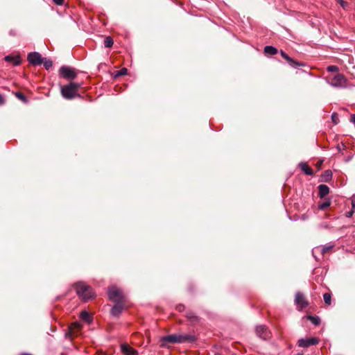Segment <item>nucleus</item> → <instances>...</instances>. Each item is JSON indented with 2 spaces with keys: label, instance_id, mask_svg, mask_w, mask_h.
Returning <instances> with one entry per match:
<instances>
[{
  "label": "nucleus",
  "instance_id": "nucleus-44",
  "mask_svg": "<svg viewBox=\"0 0 355 355\" xmlns=\"http://www.w3.org/2000/svg\"><path fill=\"white\" fill-rule=\"evenodd\" d=\"M24 355H31V354H24Z\"/></svg>",
  "mask_w": 355,
  "mask_h": 355
},
{
  "label": "nucleus",
  "instance_id": "nucleus-20",
  "mask_svg": "<svg viewBox=\"0 0 355 355\" xmlns=\"http://www.w3.org/2000/svg\"><path fill=\"white\" fill-rule=\"evenodd\" d=\"M104 46L106 48H110L112 46L113 44H114V41L112 39V37H105V39L104 40Z\"/></svg>",
  "mask_w": 355,
  "mask_h": 355
},
{
  "label": "nucleus",
  "instance_id": "nucleus-38",
  "mask_svg": "<svg viewBox=\"0 0 355 355\" xmlns=\"http://www.w3.org/2000/svg\"><path fill=\"white\" fill-rule=\"evenodd\" d=\"M351 121L355 124V114L351 116Z\"/></svg>",
  "mask_w": 355,
  "mask_h": 355
},
{
  "label": "nucleus",
  "instance_id": "nucleus-13",
  "mask_svg": "<svg viewBox=\"0 0 355 355\" xmlns=\"http://www.w3.org/2000/svg\"><path fill=\"white\" fill-rule=\"evenodd\" d=\"M121 350L124 355H138V352L126 343L121 345Z\"/></svg>",
  "mask_w": 355,
  "mask_h": 355
},
{
  "label": "nucleus",
  "instance_id": "nucleus-4",
  "mask_svg": "<svg viewBox=\"0 0 355 355\" xmlns=\"http://www.w3.org/2000/svg\"><path fill=\"white\" fill-rule=\"evenodd\" d=\"M59 73L67 80L74 79L77 76L75 69L67 66L61 67L59 69Z\"/></svg>",
  "mask_w": 355,
  "mask_h": 355
},
{
  "label": "nucleus",
  "instance_id": "nucleus-8",
  "mask_svg": "<svg viewBox=\"0 0 355 355\" xmlns=\"http://www.w3.org/2000/svg\"><path fill=\"white\" fill-rule=\"evenodd\" d=\"M27 59L33 66H38L42 64L43 58L40 53L37 52H31L28 54Z\"/></svg>",
  "mask_w": 355,
  "mask_h": 355
},
{
  "label": "nucleus",
  "instance_id": "nucleus-33",
  "mask_svg": "<svg viewBox=\"0 0 355 355\" xmlns=\"http://www.w3.org/2000/svg\"><path fill=\"white\" fill-rule=\"evenodd\" d=\"M66 338H71L72 337V332L71 330L69 329L66 334H65Z\"/></svg>",
  "mask_w": 355,
  "mask_h": 355
},
{
  "label": "nucleus",
  "instance_id": "nucleus-42",
  "mask_svg": "<svg viewBox=\"0 0 355 355\" xmlns=\"http://www.w3.org/2000/svg\"><path fill=\"white\" fill-rule=\"evenodd\" d=\"M332 121H334V123H336V121H336V119H334V118H333V119H332Z\"/></svg>",
  "mask_w": 355,
  "mask_h": 355
},
{
  "label": "nucleus",
  "instance_id": "nucleus-39",
  "mask_svg": "<svg viewBox=\"0 0 355 355\" xmlns=\"http://www.w3.org/2000/svg\"><path fill=\"white\" fill-rule=\"evenodd\" d=\"M352 159V156H349V157H347L345 159V162H349Z\"/></svg>",
  "mask_w": 355,
  "mask_h": 355
},
{
  "label": "nucleus",
  "instance_id": "nucleus-35",
  "mask_svg": "<svg viewBox=\"0 0 355 355\" xmlns=\"http://www.w3.org/2000/svg\"><path fill=\"white\" fill-rule=\"evenodd\" d=\"M53 1L57 5H62L64 3V0H53Z\"/></svg>",
  "mask_w": 355,
  "mask_h": 355
},
{
  "label": "nucleus",
  "instance_id": "nucleus-22",
  "mask_svg": "<svg viewBox=\"0 0 355 355\" xmlns=\"http://www.w3.org/2000/svg\"><path fill=\"white\" fill-rule=\"evenodd\" d=\"M187 318L190 319L192 322H196L198 320V317L191 311H189L186 313Z\"/></svg>",
  "mask_w": 355,
  "mask_h": 355
},
{
  "label": "nucleus",
  "instance_id": "nucleus-29",
  "mask_svg": "<svg viewBox=\"0 0 355 355\" xmlns=\"http://www.w3.org/2000/svg\"><path fill=\"white\" fill-rule=\"evenodd\" d=\"M329 206H330V202L328 201H326L319 205V209L324 210Z\"/></svg>",
  "mask_w": 355,
  "mask_h": 355
},
{
  "label": "nucleus",
  "instance_id": "nucleus-26",
  "mask_svg": "<svg viewBox=\"0 0 355 355\" xmlns=\"http://www.w3.org/2000/svg\"><path fill=\"white\" fill-rule=\"evenodd\" d=\"M43 64H44V67L46 69L49 70V69L51 68L52 65H53V62L51 60H46L44 61L43 60Z\"/></svg>",
  "mask_w": 355,
  "mask_h": 355
},
{
  "label": "nucleus",
  "instance_id": "nucleus-27",
  "mask_svg": "<svg viewBox=\"0 0 355 355\" xmlns=\"http://www.w3.org/2000/svg\"><path fill=\"white\" fill-rule=\"evenodd\" d=\"M15 96L19 100H21V101H24L25 103L27 102V98H26V96L23 93H21V92H17L15 94Z\"/></svg>",
  "mask_w": 355,
  "mask_h": 355
},
{
  "label": "nucleus",
  "instance_id": "nucleus-25",
  "mask_svg": "<svg viewBox=\"0 0 355 355\" xmlns=\"http://www.w3.org/2000/svg\"><path fill=\"white\" fill-rule=\"evenodd\" d=\"M323 299H324V302L327 304H328V305L331 304V295L329 293H324L323 295Z\"/></svg>",
  "mask_w": 355,
  "mask_h": 355
},
{
  "label": "nucleus",
  "instance_id": "nucleus-3",
  "mask_svg": "<svg viewBox=\"0 0 355 355\" xmlns=\"http://www.w3.org/2000/svg\"><path fill=\"white\" fill-rule=\"evenodd\" d=\"M109 300L112 302H125V296L121 289L115 286L109 287L107 291Z\"/></svg>",
  "mask_w": 355,
  "mask_h": 355
},
{
  "label": "nucleus",
  "instance_id": "nucleus-30",
  "mask_svg": "<svg viewBox=\"0 0 355 355\" xmlns=\"http://www.w3.org/2000/svg\"><path fill=\"white\" fill-rule=\"evenodd\" d=\"M327 70L329 72H336L338 70V68L336 66L330 65L327 67Z\"/></svg>",
  "mask_w": 355,
  "mask_h": 355
},
{
  "label": "nucleus",
  "instance_id": "nucleus-24",
  "mask_svg": "<svg viewBox=\"0 0 355 355\" xmlns=\"http://www.w3.org/2000/svg\"><path fill=\"white\" fill-rule=\"evenodd\" d=\"M80 318L83 320H86V321H89L91 320V316H90L89 313L85 311H82L80 313Z\"/></svg>",
  "mask_w": 355,
  "mask_h": 355
},
{
  "label": "nucleus",
  "instance_id": "nucleus-5",
  "mask_svg": "<svg viewBox=\"0 0 355 355\" xmlns=\"http://www.w3.org/2000/svg\"><path fill=\"white\" fill-rule=\"evenodd\" d=\"M61 94L63 98L67 100L73 99L75 96L80 97V95L76 94L69 85L61 86Z\"/></svg>",
  "mask_w": 355,
  "mask_h": 355
},
{
  "label": "nucleus",
  "instance_id": "nucleus-18",
  "mask_svg": "<svg viewBox=\"0 0 355 355\" xmlns=\"http://www.w3.org/2000/svg\"><path fill=\"white\" fill-rule=\"evenodd\" d=\"M264 53L268 55H275L277 53V49L272 46H266L264 48Z\"/></svg>",
  "mask_w": 355,
  "mask_h": 355
},
{
  "label": "nucleus",
  "instance_id": "nucleus-28",
  "mask_svg": "<svg viewBox=\"0 0 355 355\" xmlns=\"http://www.w3.org/2000/svg\"><path fill=\"white\" fill-rule=\"evenodd\" d=\"M71 87L73 88V89L76 92V93L77 94V91L78 89L81 86V84L80 83H70L69 84H68Z\"/></svg>",
  "mask_w": 355,
  "mask_h": 355
},
{
  "label": "nucleus",
  "instance_id": "nucleus-46",
  "mask_svg": "<svg viewBox=\"0 0 355 355\" xmlns=\"http://www.w3.org/2000/svg\"><path fill=\"white\" fill-rule=\"evenodd\" d=\"M215 355H218V354H215Z\"/></svg>",
  "mask_w": 355,
  "mask_h": 355
},
{
  "label": "nucleus",
  "instance_id": "nucleus-14",
  "mask_svg": "<svg viewBox=\"0 0 355 355\" xmlns=\"http://www.w3.org/2000/svg\"><path fill=\"white\" fill-rule=\"evenodd\" d=\"M333 245H324V246H318L313 249L312 254L313 257L317 259L315 254L317 253L320 252L322 254L327 253L331 248Z\"/></svg>",
  "mask_w": 355,
  "mask_h": 355
},
{
  "label": "nucleus",
  "instance_id": "nucleus-17",
  "mask_svg": "<svg viewBox=\"0 0 355 355\" xmlns=\"http://www.w3.org/2000/svg\"><path fill=\"white\" fill-rule=\"evenodd\" d=\"M299 167L302 171L304 172V173L307 175H312L313 171L312 169L307 165L306 162H300L299 164Z\"/></svg>",
  "mask_w": 355,
  "mask_h": 355
},
{
  "label": "nucleus",
  "instance_id": "nucleus-45",
  "mask_svg": "<svg viewBox=\"0 0 355 355\" xmlns=\"http://www.w3.org/2000/svg\"><path fill=\"white\" fill-rule=\"evenodd\" d=\"M297 355H303V354H298Z\"/></svg>",
  "mask_w": 355,
  "mask_h": 355
},
{
  "label": "nucleus",
  "instance_id": "nucleus-43",
  "mask_svg": "<svg viewBox=\"0 0 355 355\" xmlns=\"http://www.w3.org/2000/svg\"><path fill=\"white\" fill-rule=\"evenodd\" d=\"M332 121H334V123H336V121H336V119H334V118H333V119H332Z\"/></svg>",
  "mask_w": 355,
  "mask_h": 355
},
{
  "label": "nucleus",
  "instance_id": "nucleus-2",
  "mask_svg": "<svg viewBox=\"0 0 355 355\" xmlns=\"http://www.w3.org/2000/svg\"><path fill=\"white\" fill-rule=\"evenodd\" d=\"M75 290L78 297L85 302L94 297L92 288L84 282H78L74 285Z\"/></svg>",
  "mask_w": 355,
  "mask_h": 355
},
{
  "label": "nucleus",
  "instance_id": "nucleus-23",
  "mask_svg": "<svg viewBox=\"0 0 355 355\" xmlns=\"http://www.w3.org/2000/svg\"><path fill=\"white\" fill-rule=\"evenodd\" d=\"M128 69L126 68H122L121 69L116 71L114 73V78H117L123 75L127 74Z\"/></svg>",
  "mask_w": 355,
  "mask_h": 355
},
{
  "label": "nucleus",
  "instance_id": "nucleus-34",
  "mask_svg": "<svg viewBox=\"0 0 355 355\" xmlns=\"http://www.w3.org/2000/svg\"><path fill=\"white\" fill-rule=\"evenodd\" d=\"M345 146L343 144H342V145H341V146H340V145H339V144L337 146V149H338V150L339 152H341V150H342L343 149H345Z\"/></svg>",
  "mask_w": 355,
  "mask_h": 355
},
{
  "label": "nucleus",
  "instance_id": "nucleus-16",
  "mask_svg": "<svg viewBox=\"0 0 355 355\" xmlns=\"http://www.w3.org/2000/svg\"><path fill=\"white\" fill-rule=\"evenodd\" d=\"M329 192V188L326 184H320L318 186V195L320 198L325 197Z\"/></svg>",
  "mask_w": 355,
  "mask_h": 355
},
{
  "label": "nucleus",
  "instance_id": "nucleus-15",
  "mask_svg": "<svg viewBox=\"0 0 355 355\" xmlns=\"http://www.w3.org/2000/svg\"><path fill=\"white\" fill-rule=\"evenodd\" d=\"M4 60L8 62H12L14 66H18L21 63L20 57L19 55L12 56L8 55L4 58Z\"/></svg>",
  "mask_w": 355,
  "mask_h": 355
},
{
  "label": "nucleus",
  "instance_id": "nucleus-11",
  "mask_svg": "<svg viewBox=\"0 0 355 355\" xmlns=\"http://www.w3.org/2000/svg\"><path fill=\"white\" fill-rule=\"evenodd\" d=\"M257 335L263 340H267L270 336V332L265 325H259L256 327Z\"/></svg>",
  "mask_w": 355,
  "mask_h": 355
},
{
  "label": "nucleus",
  "instance_id": "nucleus-31",
  "mask_svg": "<svg viewBox=\"0 0 355 355\" xmlns=\"http://www.w3.org/2000/svg\"><path fill=\"white\" fill-rule=\"evenodd\" d=\"M338 2L340 3V5L344 8V9H346V8L348 6V3L343 1V0H338Z\"/></svg>",
  "mask_w": 355,
  "mask_h": 355
},
{
  "label": "nucleus",
  "instance_id": "nucleus-1",
  "mask_svg": "<svg viewBox=\"0 0 355 355\" xmlns=\"http://www.w3.org/2000/svg\"><path fill=\"white\" fill-rule=\"evenodd\" d=\"M195 340L196 337L192 334H173L162 337L160 338V346L166 347L168 344L193 343Z\"/></svg>",
  "mask_w": 355,
  "mask_h": 355
},
{
  "label": "nucleus",
  "instance_id": "nucleus-10",
  "mask_svg": "<svg viewBox=\"0 0 355 355\" xmlns=\"http://www.w3.org/2000/svg\"><path fill=\"white\" fill-rule=\"evenodd\" d=\"M125 302H114V305L112 307L110 313L113 317H119L122 313L125 306Z\"/></svg>",
  "mask_w": 355,
  "mask_h": 355
},
{
  "label": "nucleus",
  "instance_id": "nucleus-21",
  "mask_svg": "<svg viewBox=\"0 0 355 355\" xmlns=\"http://www.w3.org/2000/svg\"><path fill=\"white\" fill-rule=\"evenodd\" d=\"M332 172L330 170H327L324 172L322 175V178L324 179L326 182L330 180L332 178Z\"/></svg>",
  "mask_w": 355,
  "mask_h": 355
},
{
  "label": "nucleus",
  "instance_id": "nucleus-7",
  "mask_svg": "<svg viewBox=\"0 0 355 355\" xmlns=\"http://www.w3.org/2000/svg\"><path fill=\"white\" fill-rule=\"evenodd\" d=\"M347 79L344 75L338 73L332 78L329 84L334 87H345Z\"/></svg>",
  "mask_w": 355,
  "mask_h": 355
},
{
  "label": "nucleus",
  "instance_id": "nucleus-41",
  "mask_svg": "<svg viewBox=\"0 0 355 355\" xmlns=\"http://www.w3.org/2000/svg\"><path fill=\"white\" fill-rule=\"evenodd\" d=\"M322 162H323V160H320V161H319V162H318V166L322 165Z\"/></svg>",
  "mask_w": 355,
  "mask_h": 355
},
{
  "label": "nucleus",
  "instance_id": "nucleus-32",
  "mask_svg": "<svg viewBox=\"0 0 355 355\" xmlns=\"http://www.w3.org/2000/svg\"><path fill=\"white\" fill-rule=\"evenodd\" d=\"M354 212V209H352V210H351V211H347V212L346 213V216H347V218H350V217H352V216H353Z\"/></svg>",
  "mask_w": 355,
  "mask_h": 355
},
{
  "label": "nucleus",
  "instance_id": "nucleus-12",
  "mask_svg": "<svg viewBox=\"0 0 355 355\" xmlns=\"http://www.w3.org/2000/svg\"><path fill=\"white\" fill-rule=\"evenodd\" d=\"M280 54L282 56V58H284L287 62L293 68H297L298 67H302V66H304V64L302 63V62H297L295 60H294L293 59H292L291 57H289L284 51H280Z\"/></svg>",
  "mask_w": 355,
  "mask_h": 355
},
{
  "label": "nucleus",
  "instance_id": "nucleus-36",
  "mask_svg": "<svg viewBox=\"0 0 355 355\" xmlns=\"http://www.w3.org/2000/svg\"><path fill=\"white\" fill-rule=\"evenodd\" d=\"M352 209H355V196H354L352 198Z\"/></svg>",
  "mask_w": 355,
  "mask_h": 355
},
{
  "label": "nucleus",
  "instance_id": "nucleus-37",
  "mask_svg": "<svg viewBox=\"0 0 355 355\" xmlns=\"http://www.w3.org/2000/svg\"><path fill=\"white\" fill-rule=\"evenodd\" d=\"M5 103V99L3 98V96L0 94V105H3Z\"/></svg>",
  "mask_w": 355,
  "mask_h": 355
},
{
  "label": "nucleus",
  "instance_id": "nucleus-40",
  "mask_svg": "<svg viewBox=\"0 0 355 355\" xmlns=\"http://www.w3.org/2000/svg\"><path fill=\"white\" fill-rule=\"evenodd\" d=\"M183 308H184V306H183L182 305H179V306H178V309L180 311H181L182 310V309H183Z\"/></svg>",
  "mask_w": 355,
  "mask_h": 355
},
{
  "label": "nucleus",
  "instance_id": "nucleus-19",
  "mask_svg": "<svg viewBox=\"0 0 355 355\" xmlns=\"http://www.w3.org/2000/svg\"><path fill=\"white\" fill-rule=\"evenodd\" d=\"M307 319L315 326L319 325L320 323V318L318 316L308 315Z\"/></svg>",
  "mask_w": 355,
  "mask_h": 355
},
{
  "label": "nucleus",
  "instance_id": "nucleus-9",
  "mask_svg": "<svg viewBox=\"0 0 355 355\" xmlns=\"http://www.w3.org/2000/svg\"><path fill=\"white\" fill-rule=\"evenodd\" d=\"M318 343L319 339L315 337L309 338H300L297 342L298 346L304 348H307L311 345H315Z\"/></svg>",
  "mask_w": 355,
  "mask_h": 355
},
{
  "label": "nucleus",
  "instance_id": "nucleus-6",
  "mask_svg": "<svg viewBox=\"0 0 355 355\" xmlns=\"http://www.w3.org/2000/svg\"><path fill=\"white\" fill-rule=\"evenodd\" d=\"M295 304L298 310H302L309 305L305 296L301 292H297L295 296Z\"/></svg>",
  "mask_w": 355,
  "mask_h": 355
}]
</instances>
